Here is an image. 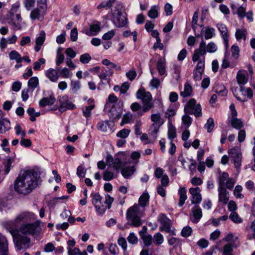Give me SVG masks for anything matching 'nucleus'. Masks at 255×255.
<instances>
[{"instance_id": "nucleus-1", "label": "nucleus", "mask_w": 255, "mask_h": 255, "mask_svg": "<svg viewBox=\"0 0 255 255\" xmlns=\"http://www.w3.org/2000/svg\"><path fill=\"white\" fill-rule=\"evenodd\" d=\"M149 195L144 192L139 198L138 205L134 204L129 207L126 213L128 224L134 227H138L142 224L141 217L144 212V208L149 205Z\"/></svg>"}, {"instance_id": "nucleus-2", "label": "nucleus", "mask_w": 255, "mask_h": 255, "mask_svg": "<svg viewBox=\"0 0 255 255\" xmlns=\"http://www.w3.org/2000/svg\"><path fill=\"white\" fill-rule=\"evenodd\" d=\"M37 185L38 180L34 173L30 171H25L15 179L14 188L17 192L25 195L30 193Z\"/></svg>"}, {"instance_id": "nucleus-3", "label": "nucleus", "mask_w": 255, "mask_h": 255, "mask_svg": "<svg viewBox=\"0 0 255 255\" xmlns=\"http://www.w3.org/2000/svg\"><path fill=\"white\" fill-rule=\"evenodd\" d=\"M40 220H36L34 223H25L21 225L19 228V233L27 236H34L39 235L41 231Z\"/></svg>"}, {"instance_id": "nucleus-4", "label": "nucleus", "mask_w": 255, "mask_h": 255, "mask_svg": "<svg viewBox=\"0 0 255 255\" xmlns=\"http://www.w3.org/2000/svg\"><path fill=\"white\" fill-rule=\"evenodd\" d=\"M206 53V51L205 50V42L202 40L200 43L199 48L195 50L192 57V60L193 62H196L198 61L196 66V70L204 72L205 66L204 55Z\"/></svg>"}, {"instance_id": "nucleus-5", "label": "nucleus", "mask_w": 255, "mask_h": 255, "mask_svg": "<svg viewBox=\"0 0 255 255\" xmlns=\"http://www.w3.org/2000/svg\"><path fill=\"white\" fill-rule=\"evenodd\" d=\"M113 22L118 27H122L127 24L128 19L122 5L118 4L113 12Z\"/></svg>"}, {"instance_id": "nucleus-6", "label": "nucleus", "mask_w": 255, "mask_h": 255, "mask_svg": "<svg viewBox=\"0 0 255 255\" xmlns=\"http://www.w3.org/2000/svg\"><path fill=\"white\" fill-rule=\"evenodd\" d=\"M136 98L142 101L143 112H146L152 107V97L149 92L145 91L144 89H139L136 93Z\"/></svg>"}, {"instance_id": "nucleus-7", "label": "nucleus", "mask_w": 255, "mask_h": 255, "mask_svg": "<svg viewBox=\"0 0 255 255\" xmlns=\"http://www.w3.org/2000/svg\"><path fill=\"white\" fill-rule=\"evenodd\" d=\"M184 112L186 114L193 115L196 118L200 117L202 115V108L199 103H197L195 99H190L185 105Z\"/></svg>"}, {"instance_id": "nucleus-8", "label": "nucleus", "mask_w": 255, "mask_h": 255, "mask_svg": "<svg viewBox=\"0 0 255 255\" xmlns=\"http://www.w3.org/2000/svg\"><path fill=\"white\" fill-rule=\"evenodd\" d=\"M157 220L161 225L159 228L160 231H164L171 235H175V231L171 229L172 224L171 221L165 214H160L157 217Z\"/></svg>"}, {"instance_id": "nucleus-9", "label": "nucleus", "mask_w": 255, "mask_h": 255, "mask_svg": "<svg viewBox=\"0 0 255 255\" xmlns=\"http://www.w3.org/2000/svg\"><path fill=\"white\" fill-rule=\"evenodd\" d=\"M15 248L17 251L27 249L30 247V239L27 236L19 233L14 239Z\"/></svg>"}, {"instance_id": "nucleus-10", "label": "nucleus", "mask_w": 255, "mask_h": 255, "mask_svg": "<svg viewBox=\"0 0 255 255\" xmlns=\"http://www.w3.org/2000/svg\"><path fill=\"white\" fill-rule=\"evenodd\" d=\"M7 23L11 25L14 30H19L22 28L20 13L15 14H6L5 17Z\"/></svg>"}, {"instance_id": "nucleus-11", "label": "nucleus", "mask_w": 255, "mask_h": 255, "mask_svg": "<svg viewBox=\"0 0 255 255\" xmlns=\"http://www.w3.org/2000/svg\"><path fill=\"white\" fill-rule=\"evenodd\" d=\"M123 156L117 154L113 158L111 155L107 157L106 162L108 166L112 167L115 170L118 171L123 165Z\"/></svg>"}, {"instance_id": "nucleus-12", "label": "nucleus", "mask_w": 255, "mask_h": 255, "mask_svg": "<svg viewBox=\"0 0 255 255\" xmlns=\"http://www.w3.org/2000/svg\"><path fill=\"white\" fill-rule=\"evenodd\" d=\"M60 106L58 110L60 112H64L66 110H73L76 108L69 98L67 95H64L59 99Z\"/></svg>"}, {"instance_id": "nucleus-13", "label": "nucleus", "mask_w": 255, "mask_h": 255, "mask_svg": "<svg viewBox=\"0 0 255 255\" xmlns=\"http://www.w3.org/2000/svg\"><path fill=\"white\" fill-rule=\"evenodd\" d=\"M228 153L231 155L232 161L233 162L237 170L239 172L242 165V153L236 149L233 148L229 150Z\"/></svg>"}, {"instance_id": "nucleus-14", "label": "nucleus", "mask_w": 255, "mask_h": 255, "mask_svg": "<svg viewBox=\"0 0 255 255\" xmlns=\"http://www.w3.org/2000/svg\"><path fill=\"white\" fill-rule=\"evenodd\" d=\"M101 30V23L100 21L95 20L89 25V28H85L82 32L89 36L97 35Z\"/></svg>"}, {"instance_id": "nucleus-15", "label": "nucleus", "mask_w": 255, "mask_h": 255, "mask_svg": "<svg viewBox=\"0 0 255 255\" xmlns=\"http://www.w3.org/2000/svg\"><path fill=\"white\" fill-rule=\"evenodd\" d=\"M216 26L220 32L223 38L225 49L227 50L229 47V33L226 25L222 23H218Z\"/></svg>"}, {"instance_id": "nucleus-16", "label": "nucleus", "mask_w": 255, "mask_h": 255, "mask_svg": "<svg viewBox=\"0 0 255 255\" xmlns=\"http://www.w3.org/2000/svg\"><path fill=\"white\" fill-rule=\"evenodd\" d=\"M189 192L191 195L190 200L192 204H196L200 203L202 201L201 190L199 187H192L189 189Z\"/></svg>"}, {"instance_id": "nucleus-17", "label": "nucleus", "mask_w": 255, "mask_h": 255, "mask_svg": "<svg viewBox=\"0 0 255 255\" xmlns=\"http://www.w3.org/2000/svg\"><path fill=\"white\" fill-rule=\"evenodd\" d=\"M36 219V215L29 212H24L18 215L15 218V222H30Z\"/></svg>"}, {"instance_id": "nucleus-18", "label": "nucleus", "mask_w": 255, "mask_h": 255, "mask_svg": "<svg viewBox=\"0 0 255 255\" xmlns=\"http://www.w3.org/2000/svg\"><path fill=\"white\" fill-rule=\"evenodd\" d=\"M219 202L224 205H226L229 199V192L225 187H218Z\"/></svg>"}, {"instance_id": "nucleus-19", "label": "nucleus", "mask_w": 255, "mask_h": 255, "mask_svg": "<svg viewBox=\"0 0 255 255\" xmlns=\"http://www.w3.org/2000/svg\"><path fill=\"white\" fill-rule=\"evenodd\" d=\"M193 218L191 221L195 223H198L202 217V212L198 205H195L192 208Z\"/></svg>"}, {"instance_id": "nucleus-20", "label": "nucleus", "mask_w": 255, "mask_h": 255, "mask_svg": "<svg viewBox=\"0 0 255 255\" xmlns=\"http://www.w3.org/2000/svg\"><path fill=\"white\" fill-rule=\"evenodd\" d=\"M247 72L245 70H239L237 74V79L239 85H244L247 83L248 78Z\"/></svg>"}, {"instance_id": "nucleus-21", "label": "nucleus", "mask_w": 255, "mask_h": 255, "mask_svg": "<svg viewBox=\"0 0 255 255\" xmlns=\"http://www.w3.org/2000/svg\"><path fill=\"white\" fill-rule=\"evenodd\" d=\"M0 251L2 255H8V243L5 237L0 233Z\"/></svg>"}, {"instance_id": "nucleus-22", "label": "nucleus", "mask_w": 255, "mask_h": 255, "mask_svg": "<svg viewBox=\"0 0 255 255\" xmlns=\"http://www.w3.org/2000/svg\"><path fill=\"white\" fill-rule=\"evenodd\" d=\"M55 98L53 95L49 97H44L39 102V105L40 107H45L47 106H51L55 102Z\"/></svg>"}, {"instance_id": "nucleus-23", "label": "nucleus", "mask_w": 255, "mask_h": 255, "mask_svg": "<svg viewBox=\"0 0 255 255\" xmlns=\"http://www.w3.org/2000/svg\"><path fill=\"white\" fill-rule=\"evenodd\" d=\"M46 37V34L44 31H41L39 36L36 39V46H35V50L38 52L41 49V46L43 45Z\"/></svg>"}, {"instance_id": "nucleus-24", "label": "nucleus", "mask_w": 255, "mask_h": 255, "mask_svg": "<svg viewBox=\"0 0 255 255\" xmlns=\"http://www.w3.org/2000/svg\"><path fill=\"white\" fill-rule=\"evenodd\" d=\"M186 193L187 191L184 187H180L178 189V193L179 196L178 205L179 207H182L187 200V196Z\"/></svg>"}, {"instance_id": "nucleus-25", "label": "nucleus", "mask_w": 255, "mask_h": 255, "mask_svg": "<svg viewBox=\"0 0 255 255\" xmlns=\"http://www.w3.org/2000/svg\"><path fill=\"white\" fill-rule=\"evenodd\" d=\"M46 77L53 82L57 81L59 78V75L57 70L54 69H50L47 70L45 72Z\"/></svg>"}, {"instance_id": "nucleus-26", "label": "nucleus", "mask_w": 255, "mask_h": 255, "mask_svg": "<svg viewBox=\"0 0 255 255\" xmlns=\"http://www.w3.org/2000/svg\"><path fill=\"white\" fill-rule=\"evenodd\" d=\"M135 171L134 166H128L122 169L121 173L124 178L128 179L133 174Z\"/></svg>"}, {"instance_id": "nucleus-27", "label": "nucleus", "mask_w": 255, "mask_h": 255, "mask_svg": "<svg viewBox=\"0 0 255 255\" xmlns=\"http://www.w3.org/2000/svg\"><path fill=\"white\" fill-rule=\"evenodd\" d=\"M44 14L42 13L38 8H34L30 12V17L32 20L38 19L42 20Z\"/></svg>"}, {"instance_id": "nucleus-28", "label": "nucleus", "mask_w": 255, "mask_h": 255, "mask_svg": "<svg viewBox=\"0 0 255 255\" xmlns=\"http://www.w3.org/2000/svg\"><path fill=\"white\" fill-rule=\"evenodd\" d=\"M156 67L160 76H163L166 74V63L163 59L160 58L158 60Z\"/></svg>"}, {"instance_id": "nucleus-29", "label": "nucleus", "mask_w": 255, "mask_h": 255, "mask_svg": "<svg viewBox=\"0 0 255 255\" xmlns=\"http://www.w3.org/2000/svg\"><path fill=\"white\" fill-rule=\"evenodd\" d=\"M10 128V121L7 118L0 121V133H4Z\"/></svg>"}, {"instance_id": "nucleus-30", "label": "nucleus", "mask_w": 255, "mask_h": 255, "mask_svg": "<svg viewBox=\"0 0 255 255\" xmlns=\"http://www.w3.org/2000/svg\"><path fill=\"white\" fill-rule=\"evenodd\" d=\"M204 33L205 39H210L214 37L216 35L215 29L210 26H207L202 30Z\"/></svg>"}, {"instance_id": "nucleus-31", "label": "nucleus", "mask_w": 255, "mask_h": 255, "mask_svg": "<svg viewBox=\"0 0 255 255\" xmlns=\"http://www.w3.org/2000/svg\"><path fill=\"white\" fill-rule=\"evenodd\" d=\"M214 92L221 96H225L227 95V90L223 84H217L214 87Z\"/></svg>"}, {"instance_id": "nucleus-32", "label": "nucleus", "mask_w": 255, "mask_h": 255, "mask_svg": "<svg viewBox=\"0 0 255 255\" xmlns=\"http://www.w3.org/2000/svg\"><path fill=\"white\" fill-rule=\"evenodd\" d=\"M16 223L15 220H4L1 223V225L11 233V231L16 227Z\"/></svg>"}, {"instance_id": "nucleus-33", "label": "nucleus", "mask_w": 255, "mask_h": 255, "mask_svg": "<svg viewBox=\"0 0 255 255\" xmlns=\"http://www.w3.org/2000/svg\"><path fill=\"white\" fill-rule=\"evenodd\" d=\"M192 88L188 82L184 84V91L181 92L180 95L184 98L189 97L192 93Z\"/></svg>"}, {"instance_id": "nucleus-34", "label": "nucleus", "mask_w": 255, "mask_h": 255, "mask_svg": "<svg viewBox=\"0 0 255 255\" xmlns=\"http://www.w3.org/2000/svg\"><path fill=\"white\" fill-rule=\"evenodd\" d=\"M159 7L158 5H153L148 12L147 15L151 19H155L158 16Z\"/></svg>"}, {"instance_id": "nucleus-35", "label": "nucleus", "mask_w": 255, "mask_h": 255, "mask_svg": "<svg viewBox=\"0 0 255 255\" xmlns=\"http://www.w3.org/2000/svg\"><path fill=\"white\" fill-rule=\"evenodd\" d=\"M168 244L174 248H176L181 245L182 241L180 239L175 237H168Z\"/></svg>"}, {"instance_id": "nucleus-36", "label": "nucleus", "mask_w": 255, "mask_h": 255, "mask_svg": "<svg viewBox=\"0 0 255 255\" xmlns=\"http://www.w3.org/2000/svg\"><path fill=\"white\" fill-rule=\"evenodd\" d=\"M9 57L11 60H15L17 63H20L22 62L21 55L15 50H12L9 53Z\"/></svg>"}, {"instance_id": "nucleus-37", "label": "nucleus", "mask_w": 255, "mask_h": 255, "mask_svg": "<svg viewBox=\"0 0 255 255\" xmlns=\"http://www.w3.org/2000/svg\"><path fill=\"white\" fill-rule=\"evenodd\" d=\"M122 110L119 109V111H116L114 108H112L109 112V116L113 120H118L121 116Z\"/></svg>"}, {"instance_id": "nucleus-38", "label": "nucleus", "mask_w": 255, "mask_h": 255, "mask_svg": "<svg viewBox=\"0 0 255 255\" xmlns=\"http://www.w3.org/2000/svg\"><path fill=\"white\" fill-rule=\"evenodd\" d=\"M230 121L232 127L234 128L240 129L244 126L243 122L241 119L235 118L230 119Z\"/></svg>"}, {"instance_id": "nucleus-39", "label": "nucleus", "mask_w": 255, "mask_h": 255, "mask_svg": "<svg viewBox=\"0 0 255 255\" xmlns=\"http://www.w3.org/2000/svg\"><path fill=\"white\" fill-rule=\"evenodd\" d=\"M247 33V30L245 28L237 29L235 33L236 38L238 41L242 38L245 40L246 39Z\"/></svg>"}, {"instance_id": "nucleus-40", "label": "nucleus", "mask_w": 255, "mask_h": 255, "mask_svg": "<svg viewBox=\"0 0 255 255\" xmlns=\"http://www.w3.org/2000/svg\"><path fill=\"white\" fill-rule=\"evenodd\" d=\"M188 115V114L185 113L182 117V125L185 128H188L192 122V118Z\"/></svg>"}, {"instance_id": "nucleus-41", "label": "nucleus", "mask_w": 255, "mask_h": 255, "mask_svg": "<svg viewBox=\"0 0 255 255\" xmlns=\"http://www.w3.org/2000/svg\"><path fill=\"white\" fill-rule=\"evenodd\" d=\"M91 197L92 198V202L95 207L101 204L102 197L99 193H92Z\"/></svg>"}, {"instance_id": "nucleus-42", "label": "nucleus", "mask_w": 255, "mask_h": 255, "mask_svg": "<svg viewBox=\"0 0 255 255\" xmlns=\"http://www.w3.org/2000/svg\"><path fill=\"white\" fill-rule=\"evenodd\" d=\"M151 120L153 123L152 126H154L155 124H158L160 126L163 124V121L159 113L152 114L151 115Z\"/></svg>"}, {"instance_id": "nucleus-43", "label": "nucleus", "mask_w": 255, "mask_h": 255, "mask_svg": "<svg viewBox=\"0 0 255 255\" xmlns=\"http://www.w3.org/2000/svg\"><path fill=\"white\" fill-rule=\"evenodd\" d=\"M240 91L244 96H247L248 98H252L253 96V91L250 88L240 86Z\"/></svg>"}, {"instance_id": "nucleus-44", "label": "nucleus", "mask_w": 255, "mask_h": 255, "mask_svg": "<svg viewBox=\"0 0 255 255\" xmlns=\"http://www.w3.org/2000/svg\"><path fill=\"white\" fill-rule=\"evenodd\" d=\"M39 80L37 77H32L30 78L28 82V86L32 90H34L38 86Z\"/></svg>"}, {"instance_id": "nucleus-45", "label": "nucleus", "mask_w": 255, "mask_h": 255, "mask_svg": "<svg viewBox=\"0 0 255 255\" xmlns=\"http://www.w3.org/2000/svg\"><path fill=\"white\" fill-rule=\"evenodd\" d=\"M109 122L106 120L105 121H100L97 124V128L98 130L102 131V132H106L107 131L108 128H109Z\"/></svg>"}, {"instance_id": "nucleus-46", "label": "nucleus", "mask_w": 255, "mask_h": 255, "mask_svg": "<svg viewBox=\"0 0 255 255\" xmlns=\"http://www.w3.org/2000/svg\"><path fill=\"white\" fill-rule=\"evenodd\" d=\"M229 174L224 172L220 176L218 181V187H224L226 181L229 179Z\"/></svg>"}, {"instance_id": "nucleus-47", "label": "nucleus", "mask_w": 255, "mask_h": 255, "mask_svg": "<svg viewBox=\"0 0 255 255\" xmlns=\"http://www.w3.org/2000/svg\"><path fill=\"white\" fill-rule=\"evenodd\" d=\"M95 108L94 104H91L89 106L85 107V109H83V114L87 119L91 116V111Z\"/></svg>"}, {"instance_id": "nucleus-48", "label": "nucleus", "mask_w": 255, "mask_h": 255, "mask_svg": "<svg viewBox=\"0 0 255 255\" xmlns=\"http://www.w3.org/2000/svg\"><path fill=\"white\" fill-rule=\"evenodd\" d=\"M233 245L227 244L224 245L223 249V255H233Z\"/></svg>"}, {"instance_id": "nucleus-49", "label": "nucleus", "mask_w": 255, "mask_h": 255, "mask_svg": "<svg viewBox=\"0 0 255 255\" xmlns=\"http://www.w3.org/2000/svg\"><path fill=\"white\" fill-rule=\"evenodd\" d=\"M214 126L215 124L213 119L210 118L204 125V128L207 129L208 132L210 133L212 131Z\"/></svg>"}, {"instance_id": "nucleus-50", "label": "nucleus", "mask_w": 255, "mask_h": 255, "mask_svg": "<svg viewBox=\"0 0 255 255\" xmlns=\"http://www.w3.org/2000/svg\"><path fill=\"white\" fill-rule=\"evenodd\" d=\"M164 241L163 236L160 233H157L153 236V242L157 245H161Z\"/></svg>"}, {"instance_id": "nucleus-51", "label": "nucleus", "mask_w": 255, "mask_h": 255, "mask_svg": "<svg viewBox=\"0 0 255 255\" xmlns=\"http://www.w3.org/2000/svg\"><path fill=\"white\" fill-rule=\"evenodd\" d=\"M243 190V187L241 185H238L235 187L234 191V195L237 198L239 199H243L244 197L243 194L241 193Z\"/></svg>"}, {"instance_id": "nucleus-52", "label": "nucleus", "mask_w": 255, "mask_h": 255, "mask_svg": "<svg viewBox=\"0 0 255 255\" xmlns=\"http://www.w3.org/2000/svg\"><path fill=\"white\" fill-rule=\"evenodd\" d=\"M37 3V8L40 9V11L45 14L47 8L46 0H39Z\"/></svg>"}, {"instance_id": "nucleus-53", "label": "nucleus", "mask_w": 255, "mask_h": 255, "mask_svg": "<svg viewBox=\"0 0 255 255\" xmlns=\"http://www.w3.org/2000/svg\"><path fill=\"white\" fill-rule=\"evenodd\" d=\"M140 238L143 240L145 246L148 247L151 245L152 240V237L151 235L147 234L143 236L141 235Z\"/></svg>"}, {"instance_id": "nucleus-54", "label": "nucleus", "mask_w": 255, "mask_h": 255, "mask_svg": "<svg viewBox=\"0 0 255 255\" xmlns=\"http://www.w3.org/2000/svg\"><path fill=\"white\" fill-rule=\"evenodd\" d=\"M229 218L235 223L239 224L243 222V220L239 217L238 214L235 212L231 213Z\"/></svg>"}, {"instance_id": "nucleus-55", "label": "nucleus", "mask_w": 255, "mask_h": 255, "mask_svg": "<svg viewBox=\"0 0 255 255\" xmlns=\"http://www.w3.org/2000/svg\"><path fill=\"white\" fill-rule=\"evenodd\" d=\"M205 50L206 52L214 53L217 50V47L214 42H211L207 46L205 45Z\"/></svg>"}, {"instance_id": "nucleus-56", "label": "nucleus", "mask_w": 255, "mask_h": 255, "mask_svg": "<svg viewBox=\"0 0 255 255\" xmlns=\"http://www.w3.org/2000/svg\"><path fill=\"white\" fill-rule=\"evenodd\" d=\"M168 137L170 141H173V139L176 137V130L174 127L172 126L168 128Z\"/></svg>"}, {"instance_id": "nucleus-57", "label": "nucleus", "mask_w": 255, "mask_h": 255, "mask_svg": "<svg viewBox=\"0 0 255 255\" xmlns=\"http://www.w3.org/2000/svg\"><path fill=\"white\" fill-rule=\"evenodd\" d=\"M68 255H88L86 251L81 252L79 249L75 248L73 250L69 249Z\"/></svg>"}, {"instance_id": "nucleus-58", "label": "nucleus", "mask_w": 255, "mask_h": 255, "mask_svg": "<svg viewBox=\"0 0 255 255\" xmlns=\"http://www.w3.org/2000/svg\"><path fill=\"white\" fill-rule=\"evenodd\" d=\"M129 132L130 130L124 128L118 132L117 136L122 138H125L128 136Z\"/></svg>"}, {"instance_id": "nucleus-59", "label": "nucleus", "mask_w": 255, "mask_h": 255, "mask_svg": "<svg viewBox=\"0 0 255 255\" xmlns=\"http://www.w3.org/2000/svg\"><path fill=\"white\" fill-rule=\"evenodd\" d=\"M127 240L129 244L134 245L138 242V238L133 233H130L127 237Z\"/></svg>"}, {"instance_id": "nucleus-60", "label": "nucleus", "mask_w": 255, "mask_h": 255, "mask_svg": "<svg viewBox=\"0 0 255 255\" xmlns=\"http://www.w3.org/2000/svg\"><path fill=\"white\" fill-rule=\"evenodd\" d=\"M192 232V228L189 226H187L182 229L181 234L183 237H188L191 235Z\"/></svg>"}, {"instance_id": "nucleus-61", "label": "nucleus", "mask_w": 255, "mask_h": 255, "mask_svg": "<svg viewBox=\"0 0 255 255\" xmlns=\"http://www.w3.org/2000/svg\"><path fill=\"white\" fill-rule=\"evenodd\" d=\"M91 60V57L88 53H85L80 56V61L83 64H87Z\"/></svg>"}, {"instance_id": "nucleus-62", "label": "nucleus", "mask_w": 255, "mask_h": 255, "mask_svg": "<svg viewBox=\"0 0 255 255\" xmlns=\"http://www.w3.org/2000/svg\"><path fill=\"white\" fill-rule=\"evenodd\" d=\"M35 0H24L23 4L27 10H30L35 5Z\"/></svg>"}, {"instance_id": "nucleus-63", "label": "nucleus", "mask_w": 255, "mask_h": 255, "mask_svg": "<svg viewBox=\"0 0 255 255\" xmlns=\"http://www.w3.org/2000/svg\"><path fill=\"white\" fill-rule=\"evenodd\" d=\"M116 32L114 30H111L105 33L102 36V38L105 40H108L112 39L115 35Z\"/></svg>"}, {"instance_id": "nucleus-64", "label": "nucleus", "mask_w": 255, "mask_h": 255, "mask_svg": "<svg viewBox=\"0 0 255 255\" xmlns=\"http://www.w3.org/2000/svg\"><path fill=\"white\" fill-rule=\"evenodd\" d=\"M114 177V174L113 172L106 170L103 174V179L105 181H110Z\"/></svg>"}]
</instances>
